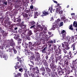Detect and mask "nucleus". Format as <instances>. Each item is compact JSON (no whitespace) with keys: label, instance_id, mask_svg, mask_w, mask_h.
Segmentation results:
<instances>
[{"label":"nucleus","instance_id":"f257e3e1","mask_svg":"<svg viewBox=\"0 0 77 77\" xmlns=\"http://www.w3.org/2000/svg\"><path fill=\"white\" fill-rule=\"evenodd\" d=\"M44 28V31H43V34L45 33V34L42 35V40H44L45 39H48V37H48V35L46 34V32H45V31L47 30V27H45V26L44 25H42V26H41L40 25H37V26L36 30L37 31H42Z\"/></svg>","mask_w":77,"mask_h":77},{"label":"nucleus","instance_id":"f03ea898","mask_svg":"<svg viewBox=\"0 0 77 77\" xmlns=\"http://www.w3.org/2000/svg\"><path fill=\"white\" fill-rule=\"evenodd\" d=\"M25 50H26L25 51V54H28V55L31 56H28L29 59L30 60H33V59L35 58V56H34L33 53L32 52L28 51L27 48L25 49Z\"/></svg>","mask_w":77,"mask_h":77},{"label":"nucleus","instance_id":"7ed1b4c3","mask_svg":"<svg viewBox=\"0 0 77 77\" xmlns=\"http://www.w3.org/2000/svg\"><path fill=\"white\" fill-rule=\"evenodd\" d=\"M10 46L12 47H14L15 46V43L14 42L13 39H11L9 41V44L8 43L7 44V45L6 46V48H9Z\"/></svg>","mask_w":77,"mask_h":77},{"label":"nucleus","instance_id":"20e7f679","mask_svg":"<svg viewBox=\"0 0 77 77\" xmlns=\"http://www.w3.org/2000/svg\"><path fill=\"white\" fill-rule=\"evenodd\" d=\"M30 72H29V71H27L28 74H29V76L31 77H35V74L34 73V72H32V67L30 68Z\"/></svg>","mask_w":77,"mask_h":77},{"label":"nucleus","instance_id":"39448f33","mask_svg":"<svg viewBox=\"0 0 77 77\" xmlns=\"http://www.w3.org/2000/svg\"><path fill=\"white\" fill-rule=\"evenodd\" d=\"M15 36L14 37V38L15 39H19L17 41L18 44H21V42L22 40L21 38H19L20 37V35H17L16 34L15 35Z\"/></svg>","mask_w":77,"mask_h":77},{"label":"nucleus","instance_id":"423d86ee","mask_svg":"<svg viewBox=\"0 0 77 77\" xmlns=\"http://www.w3.org/2000/svg\"><path fill=\"white\" fill-rule=\"evenodd\" d=\"M72 39V37H70L69 36H67L65 37V38H63L62 39L63 41H64V40H66L67 41V42H69L70 41H71Z\"/></svg>","mask_w":77,"mask_h":77},{"label":"nucleus","instance_id":"0eeeda50","mask_svg":"<svg viewBox=\"0 0 77 77\" xmlns=\"http://www.w3.org/2000/svg\"><path fill=\"white\" fill-rule=\"evenodd\" d=\"M60 16L61 20L63 21L64 23L68 22V20L67 19H65V17L64 16H61V15H60Z\"/></svg>","mask_w":77,"mask_h":77},{"label":"nucleus","instance_id":"6e6552de","mask_svg":"<svg viewBox=\"0 0 77 77\" xmlns=\"http://www.w3.org/2000/svg\"><path fill=\"white\" fill-rule=\"evenodd\" d=\"M36 42H35L34 43V45H29V47L30 48L31 50H32V51H33L35 50V48H34V47H35V46L36 45Z\"/></svg>","mask_w":77,"mask_h":77},{"label":"nucleus","instance_id":"1a4fd4ad","mask_svg":"<svg viewBox=\"0 0 77 77\" xmlns=\"http://www.w3.org/2000/svg\"><path fill=\"white\" fill-rule=\"evenodd\" d=\"M61 33L62 34L63 38H65V37L66 36V32L65 30H63L61 32Z\"/></svg>","mask_w":77,"mask_h":77},{"label":"nucleus","instance_id":"9d476101","mask_svg":"<svg viewBox=\"0 0 77 77\" xmlns=\"http://www.w3.org/2000/svg\"><path fill=\"white\" fill-rule=\"evenodd\" d=\"M2 1L3 3H4V4H5L6 5H7V2L5 1V0H0V3H1V2H2ZM3 5L2 4H0V8H1V7H3Z\"/></svg>","mask_w":77,"mask_h":77},{"label":"nucleus","instance_id":"9b49d317","mask_svg":"<svg viewBox=\"0 0 77 77\" xmlns=\"http://www.w3.org/2000/svg\"><path fill=\"white\" fill-rule=\"evenodd\" d=\"M59 5H60V4L57 3V8L56 9V11L57 12H58L61 10V6H59Z\"/></svg>","mask_w":77,"mask_h":77},{"label":"nucleus","instance_id":"f8f14e48","mask_svg":"<svg viewBox=\"0 0 77 77\" xmlns=\"http://www.w3.org/2000/svg\"><path fill=\"white\" fill-rule=\"evenodd\" d=\"M43 15H41V17H43V16H46L47 15H48L50 13L48 11H44L42 12Z\"/></svg>","mask_w":77,"mask_h":77},{"label":"nucleus","instance_id":"ddd939ff","mask_svg":"<svg viewBox=\"0 0 77 77\" xmlns=\"http://www.w3.org/2000/svg\"><path fill=\"white\" fill-rule=\"evenodd\" d=\"M22 45L23 46V47H24V48H26L25 49H24V51H25H25H26V50H25V49H26V48H27V47L28 46V44H27V43H22Z\"/></svg>","mask_w":77,"mask_h":77},{"label":"nucleus","instance_id":"4468645a","mask_svg":"<svg viewBox=\"0 0 77 77\" xmlns=\"http://www.w3.org/2000/svg\"><path fill=\"white\" fill-rule=\"evenodd\" d=\"M0 56L1 58H2V57H3V58H5V60H7L8 59V56L5 55L3 56V54H0Z\"/></svg>","mask_w":77,"mask_h":77},{"label":"nucleus","instance_id":"2eb2a0df","mask_svg":"<svg viewBox=\"0 0 77 77\" xmlns=\"http://www.w3.org/2000/svg\"><path fill=\"white\" fill-rule=\"evenodd\" d=\"M63 26V22H61L60 23V25L59 24H56V27L59 28V27H61Z\"/></svg>","mask_w":77,"mask_h":77},{"label":"nucleus","instance_id":"dca6fc26","mask_svg":"<svg viewBox=\"0 0 77 77\" xmlns=\"http://www.w3.org/2000/svg\"><path fill=\"white\" fill-rule=\"evenodd\" d=\"M53 5H51V7L49 8L48 11H50L51 13H52V11H53Z\"/></svg>","mask_w":77,"mask_h":77},{"label":"nucleus","instance_id":"f3484780","mask_svg":"<svg viewBox=\"0 0 77 77\" xmlns=\"http://www.w3.org/2000/svg\"><path fill=\"white\" fill-rule=\"evenodd\" d=\"M16 63V66H15V69H17V68H18H18H19L20 67V66H18V64H19V62H17Z\"/></svg>","mask_w":77,"mask_h":77},{"label":"nucleus","instance_id":"a211bd4d","mask_svg":"<svg viewBox=\"0 0 77 77\" xmlns=\"http://www.w3.org/2000/svg\"><path fill=\"white\" fill-rule=\"evenodd\" d=\"M21 37L22 38H24H24H25V37H26V36H26V32H24L21 35Z\"/></svg>","mask_w":77,"mask_h":77},{"label":"nucleus","instance_id":"6ab92c4d","mask_svg":"<svg viewBox=\"0 0 77 77\" xmlns=\"http://www.w3.org/2000/svg\"><path fill=\"white\" fill-rule=\"evenodd\" d=\"M37 17H38V12L36 11L35 12L34 17L35 18H37Z\"/></svg>","mask_w":77,"mask_h":77},{"label":"nucleus","instance_id":"aec40b11","mask_svg":"<svg viewBox=\"0 0 77 77\" xmlns=\"http://www.w3.org/2000/svg\"><path fill=\"white\" fill-rule=\"evenodd\" d=\"M16 48L19 51H20L21 47H20V45H19L18 46H16Z\"/></svg>","mask_w":77,"mask_h":77},{"label":"nucleus","instance_id":"412c9836","mask_svg":"<svg viewBox=\"0 0 77 77\" xmlns=\"http://www.w3.org/2000/svg\"><path fill=\"white\" fill-rule=\"evenodd\" d=\"M56 28H57L56 27V25H54L52 26V30H55V29Z\"/></svg>","mask_w":77,"mask_h":77},{"label":"nucleus","instance_id":"4be33fe9","mask_svg":"<svg viewBox=\"0 0 77 77\" xmlns=\"http://www.w3.org/2000/svg\"><path fill=\"white\" fill-rule=\"evenodd\" d=\"M73 26H75V27H77V21H75L73 22Z\"/></svg>","mask_w":77,"mask_h":77},{"label":"nucleus","instance_id":"5701e85b","mask_svg":"<svg viewBox=\"0 0 77 77\" xmlns=\"http://www.w3.org/2000/svg\"><path fill=\"white\" fill-rule=\"evenodd\" d=\"M75 43H74L73 45H72L71 48L73 49V51L75 49Z\"/></svg>","mask_w":77,"mask_h":77},{"label":"nucleus","instance_id":"b1692460","mask_svg":"<svg viewBox=\"0 0 77 77\" xmlns=\"http://www.w3.org/2000/svg\"><path fill=\"white\" fill-rule=\"evenodd\" d=\"M46 70L47 72L48 73V74H49L50 75V72L51 70L50 69H49V68H46Z\"/></svg>","mask_w":77,"mask_h":77},{"label":"nucleus","instance_id":"393cba45","mask_svg":"<svg viewBox=\"0 0 77 77\" xmlns=\"http://www.w3.org/2000/svg\"><path fill=\"white\" fill-rule=\"evenodd\" d=\"M60 20L59 19H57V20L55 21L56 23L57 24H58V23L60 21Z\"/></svg>","mask_w":77,"mask_h":77},{"label":"nucleus","instance_id":"a878e982","mask_svg":"<svg viewBox=\"0 0 77 77\" xmlns=\"http://www.w3.org/2000/svg\"><path fill=\"white\" fill-rule=\"evenodd\" d=\"M32 31H29L28 32V34L27 35L28 36H30L31 35H32Z\"/></svg>","mask_w":77,"mask_h":77},{"label":"nucleus","instance_id":"bb28decb","mask_svg":"<svg viewBox=\"0 0 77 77\" xmlns=\"http://www.w3.org/2000/svg\"><path fill=\"white\" fill-rule=\"evenodd\" d=\"M36 68L37 70L36 74H38L39 73V69H38V67H36Z\"/></svg>","mask_w":77,"mask_h":77},{"label":"nucleus","instance_id":"cd10ccee","mask_svg":"<svg viewBox=\"0 0 77 77\" xmlns=\"http://www.w3.org/2000/svg\"><path fill=\"white\" fill-rule=\"evenodd\" d=\"M72 27V25H70L69 26V29H70V30H73V28Z\"/></svg>","mask_w":77,"mask_h":77},{"label":"nucleus","instance_id":"c85d7f7f","mask_svg":"<svg viewBox=\"0 0 77 77\" xmlns=\"http://www.w3.org/2000/svg\"><path fill=\"white\" fill-rule=\"evenodd\" d=\"M69 48H70L69 47V46L68 45H67L66 46V50H69Z\"/></svg>","mask_w":77,"mask_h":77},{"label":"nucleus","instance_id":"c756f323","mask_svg":"<svg viewBox=\"0 0 77 77\" xmlns=\"http://www.w3.org/2000/svg\"><path fill=\"white\" fill-rule=\"evenodd\" d=\"M63 11H58L59 14H60V15H62V13H63Z\"/></svg>","mask_w":77,"mask_h":77},{"label":"nucleus","instance_id":"7c9ffc66","mask_svg":"<svg viewBox=\"0 0 77 77\" xmlns=\"http://www.w3.org/2000/svg\"><path fill=\"white\" fill-rule=\"evenodd\" d=\"M19 71H20V72H23V69L22 68V67H21L19 69Z\"/></svg>","mask_w":77,"mask_h":77},{"label":"nucleus","instance_id":"2f4dec72","mask_svg":"<svg viewBox=\"0 0 77 77\" xmlns=\"http://www.w3.org/2000/svg\"><path fill=\"white\" fill-rule=\"evenodd\" d=\"M8 3H11V2H12V1H14V2H16L15 0H8Z\"/></svg>","mask_w":77,"mask_h":77},{"label":"nucleus","instance_id":"473e14b6","mask_svg":"<svg viewBox=\"0 0 77 77\" xmlns=\"http://www.w3.org/2000/svg\"><path fill=\"white\" fill-rule=\"evenodd\" d=\"M25 39H27L28 40H30V37H28H28H27V36H26V37H25Z\"/></svg>","mask_w":77,"mask_h":77},{"label":"nucleus","instance_id":"72a5a7b5","mask_svg":"<svg viewBox=\"0 0 77 77\" xmlns=\"http://www.w3.org/2000/svg\"><path fill=\"white\" fill-rule=\"evenodd\" d=\"M56 66L53 65L52 66H51V68L52 69H54V68H56Z\"/></svg>","mask_w":77,"mask_h":77},{"label":"nucleus","instance_id":"f704fd0d","mask_svg":"<svg viewBox=\"0 0 77 77\" xmlns=\"http://www.w3.org/2000/svg\"><path fill=\"white\" fill-rule=\"evenodd\" d=\"M52 77H59V76H58L57 75V74H56L55 75H52Z\"/></svg>","mask_w":77,"mask_h":77},{"label":"nucleus","instance_id":"c9c22d12","mask_svg":"<svg viewBox=\"0 0 77 77\" xmlns=\"http://www.w3.org/2000/svg\"><path fill=\"white\" fill-rule=\"evenodd\" d=\"M13 50L14 51V53H15V54H16V53H17V51H16V50H15V49H13Z\"/></svg>","mask_w":77,"mask_h":77},{"label":"nucleus","instance_id":"e433bc0d","mask_svg":"<svg viewBox=\"0 0 77 77\" xmlns=\"http://www.w3.org/2000/svg\"><path fill=\"white\" fill-rule=\"evenodd\" d=\"M24 77H29V76H28V75H27V74L24 73Z\"/></svg>","mask_w":77,"mask_h":77},{"label":"nucleus","instance_id":"4c0bfd02","mask_svg":"<svg viewBox=\"0 0 77 77\" xmlns=\"http://www.w3.org/2000/svg\"><path fill=\"white\" fill-rule=\"evenodd\" d=\"M17 59L18 61H21V58L19 57H17Z\"/></svg>","mask_w":77,"mask_h":77},{"label":"nucleus","instance_id":"58836bf2","mask_svg":"<svg viewBox=\"0 0 77 77\" xmlns=\"http://www.w3.org/2000/svg\"><path fill=\"white\" fill-rule=\"evenodd\" d=\"M30 8L31 9H33V6L32 5H31L30 7Z\"/></svg>","mask_w":77,"mask_h":77},{"label":"nucleus","instance_id":"ea45409f","mask_svg":"<svg viewBox=\"0 0 77 77\" xmlns=\"http://www.w3.org/2000/svg\"><path fill=\"white\" fill-rule=\"evenodd\" d=\"M49 43L53 44V41L52 40H50L49 41Z\"/></svg>","mask_w":77,"mask_h":77},{"label":"nucleus","instance_id":"a19ab883","mask_svg":"<svg viewBox=\"0 0 77 77\" xmlns=\"http://www.w3.org/2000/svg\"><path fill=\"white\" fill-rule=\"evenodd\" d=\"M63 52H64V53H65V54H66V53H67V52H66V50H65L64 49H63Z\"/></svg>","mask_w":77,"mask_h":77},{"label":"nucleus","instance_id":"79ce46f5","mask_svg":"<svg viewBox=\"0 0 77 77\" xmlns=\"http://www.w3.org/2000/svg\"><path fill=\"white\" fill-rule=\"evenodd\" d=\"M69 55H70V57H71V58H72V57H71V52H70L69 53Z\"/></svg>","mask_w":77,"mask_h":77},{"label":"nucleus","instance_id":"37998d69","mask_svg":"<svg viewBox=\"0 0 77 77\" xmlns=\"http://www.w3.org/2000/svg\"><path fill=\"white\" fill-rule=\"evenodd\" d=\"M41 69H42L43 71H45V69H44V68L42 67Z\"/></svg>","mask_w":77,"mask_h":77},{"label":"nucleus","instance_id":"c03bdc74","mask_svg":"<svg viewBox=\"0 0 77 77\" xmlns=\"http://www.w3.org/2000/svg\"><path fill=\"white\" fill-rule=\"evenodd\" d=\"M46 49V48H44L42 50V51L43 53H44V51Z\"/></svg>","mask_w":77,"mask_h":77},{"label":"nucleus","instance_id":"a18cd8bd","mask_svg":"<svg viewBox=\"0 0 77 77\" xmlns=\"http://www.w3.org/2000/svg\"><path fill=\"white\" fill-rule=\"evenodd\" d=\"M53 2L54 3H56V4H57V2L56 1L54 0H53Z\"/></svg>","mask_w":77,"mask_h":77},{"label":"nucleus","instance_id":"49530a36","mask_svg":"<svg viewBox=\"0 0 77 77\" xmlns=\"http://www.w3.org/2000/svg\"><path fill=\"white\" fill-rule=\"evenodd\" d=\"M31 23L32 25H33V24H34L35 23V22L34 21H33L31 22Z\"/></svg>","mask_w":77,"mask_h":77},{"label":"nucleus","instance_id":"de8ad7c7","mask_svg":"<svg viewBox=\"0 0 77 77\" xmlns=\"http://www.w3.org/2000/svg\"><path fill=\"white\" fill-rule=\"evenodd\" d=\"M29 45H32V43L31 42H29Z\"/></svg>","mask_w":77,"mask_h":77},{"label":"nucleus","instance_id":"09e8293b","mask_svg":"<svg viewBox=\"0 0 77 77\" xmlns=\"http://www.w3.org/2000/svg\"><path fill=\"white\" fill-rule=\"evenodd\" d=\"M35 53L36 55L37 54V56H38V54H39V53H38V52L36 51L35 52Z\"/></svg>","mask_w":77,"mask_h":77},{"label":"nucleus","instance_id":"8fccbe9b","mask_svg":"<svg viewBox=\"0 0 77 77\" xmlns=\"http://www.w3.org/2000/svg\"><path fill=\"white\" fill-rule=\"evenodd\" d=\"M35 25H34L33 26H32L30 28V29H32V28H34V27H35Z\"/></svg>","mask_w":77,"mask_h":77},{"label":"nucleus","instance_id":"3c124183","mask_svg":"<svg viewBox=\"0 0 77 77\" xmlns=\"http://www.w3.org/2000/svg\"><path fill=\"white\" fill-rule=\"evenodd\" d=\"M64 44L65 45H67V42H64Z\"/></svg>","mask_w":77,"mask_h":77},{"label":"nucleus","instance_id":"603ef678","mask_svg":"<svg viewBox=\"0 0 77 77\" xmlns=\"http://www.w3.org/2000/svg\"><path fill=\"white\" fill-rule=\"evenodd\" d=\"M59 53H60V54H61V53H60V52H61V50H60V49H59Z\"/></svg>","mask_w":77,"mask_h":77},{"label":"nucleus","instance_id":"864d4df0","mask_svg":"<svg viewBox=\"0 0 77 77\" xmlns=\"http://www.w3.org/2000/svg\"><path fill=\"white\" fill-rule=\"evenodd\" d=\"M62 47L64 48V44L62 43Z\"/></svg>","mask_w":77,"mask_h":77},{"label":"nucleus","instance_id":"5fc2aeb1","mask_svg":"<svg viewBox=\"0 0 77 77\" xmlns=\"http://www.w3.org/2000/svg\"><path fill=\"white\" fill-rule=\"evenodd\" d=\"M17 21H18V22H20L21 21V19H18V20H17Z\"/></svg>","mask_w":77,"mask_h":77},{"label":"nucleus","instance_id":"6e6d98bb","mask_svg":"<svg viewBox=\"0 0 77 77\" xmlns=\"http://www.w3.org/2000/svg\"><path fill=\"white\" fill-rule=\"evenodd\" d=\"M33 70H34V71H35V70H36V67L35 68H32Z\"/></svg>","mask_w":77,"mask_h":77},{"label":"nucleus","instance_id":"4d7b16f0","mask_svg":"<svg viewBox=\"0 0 77 77\" xmlns=\"http://www.w3.org/2000/svg\"><path fill=\"white\" fill-rule=\"evenodd\" d=\"M48 34L49 35H50L51 34V32H48Z\"/></svg>","mask_w":77,"mask_h":77},{"label":"nucleus","instance_id":"13d9d810","mask_svg":"<svg viewBox=\"0 0 77 77\" xmlns=\"http://www.w3.org/2000/svg\"><path fill=\"white\" fill-rule=\"evenodd\" d=\"M53 17H52L51 19V21H53Z\"/></svg>","mask_w":77,"mask_h":77},{"label":"nucleus","instance_id":"bf43d9fd","mask_svg":"<svg viewBox=\"0 0 77 77\" xmlns=\"http://www.w3.org/2000/svg\"><path fill=\"white\" fill-rule=\"evenodd\" d=\"M25 17H26V18H27V17H28V15L27 14H26Z\"/></svg>","mask_w":77,"mask_h":77},{"label":"nucleus","instance_id":"052dcab7","mask_svg":"<svg viewBox=\"0 0 77 77\" xmlns=\"http://www.w3.org/2000/svg\"><path fill=\"white\" fill-rule=\"evenodd\" d=\"M29 17H32V14H30L29 15Z\"/></svg>","mask_w":77,"mask_h":77},{"label":"nucleus","instance_id":"680f3d73","mask_svg":"<svg viewBox=\"0 0 77 77\" xmlns=\"http://www.w3.org/2000/svg\"><path fill=\"white\" fill-rule=\"evenodd\" d=\"M53 42H54V43H56V40H54Z\"/></svg>","mask_w":77,"mask_h":77},{"label":"nucleus","instance_id":"e2e57ef3","mask_svg":"<svg viewBox=\"0 0 77 77\" xmlns=\"http://www.w3.org/2000/svg\"><path fill=\"white\" fill-rule=\"evenodd\" d=\"M49 48H51V45L50 44L49 45Z\"/></svg>","mask_w":77,"mask_h":77},{"label":"nucleus","instance_id":"0e129e2a","mask_svg":"<svg viewBox=\"0 0 77 77\" xmlns=\"http://www.w3.org/2000/svg\"><path fill=\"white\" fill-rule=\"evenodd\" d=\"M71 15H75V13H72L71 14Z\"/></svg>","mask_w":77,"mask_h":77},{"label":"nucleus","instance_id":"69168bd1","mask_svg":"<svg viewBox=\"0 0 77 77\" xmlns=\"http://www.w3.org/2000/svg\"><path fill=\"white\" fill-rule=\"evenodd\" d=\"M31 63H32V64H34V63L33 62V61H31Z\"/></svg>","mask_w":77,"mask_h":77},{"label":"nucleus","instance_id":"338daca9","mask_svg":"<svg viewBox=\"0 0 77 77\" xmlns=\"http://www.w3.org/2000/svg\"><path fill=\"white\" fill-rule=\"evenodd\" d=\"M17 29H18V28H17V27H16V28H14L15 30H17Z\"/></svg>","mask_w":77,"mask_h":77},{"label":"nucleus","instance_id":"774afa93","mask_svg":"<svg viewBox=\"0 0 77 77\" xmlns=\"http://www.w3.org/2000/svg\"><path fill=\"white\" fill-rule=\"evenodd\" d=\"M37 77H41L40 76H39V75H38L37 76H36Z\"/></svg>","mask_w":77,"mask_h":77}]
</instances>
